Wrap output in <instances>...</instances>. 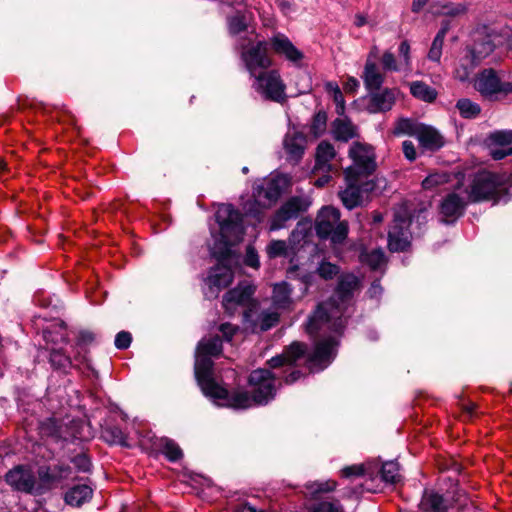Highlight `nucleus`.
<instances>
[{"instance_id":"obj_11","label":"nucleus","mask_w":512,"mask_h":512,"mask_svg":"<svg viewBox=\"0 0 512 512\" xmlns=\"http://www.w3.org/2000/svg\"><path fill=\"white\" fill-rule=\"evenodd\" d=\"M413 232L409 229V223L400 212L394 214L393 221L388 230L387 247L390 252H406L411 246Z\"/></svg>"},{"instance_id":"obj_44","label":"nucleus","mask_w":512,"mask_h":512,"mask_svg":"<svg viewBox=\"0 0 512 512\" xmlns=\"http://www.w3.org/2000/svg\"><path fill=\"white\" fill-rule=\"evenodd\" d=\"M381 480L387 484L395 485L402 481L400 474V465L395 460L386 461L382 464L380 470Z\"/></svg>"},{"instance_id":"obj_2","label":"nucleus","mask_w":512,"mask_h":512,"mask_svg":"<svg viewBox=\"0 0 512 512\" xmlns=\"http://www.w3.org/2000/svg\"><path fill=\"white\" fill-rule=\"evenodd\" d=\"M214 362L209 360H201L199 363V371L197 372V384L201 388L203 394L213 401L222 400L221 406L233 409L250 408L254 401L247 391L230 392L225 387L219 385L213 377Z\"/></svg>"},{"instance_id":"obj_33","label":"nucleus","mask_w":512,"mask_h":512,"mask_svg":"<svg viewBox=\"0 0 512 512\" xmlns=\"http://www.w3.org/2000/svg\"><path fill=\"white\" fill-rule=\"evenodd\" d=\"M357 182L358 181H347L348 185L346 189L339 192V198L341 199L344 207L348 210H352L363 205L365 200L360 193V189L357 188Z\"/></svg>"},{"instance_id":"obj_53","label":"nucleus","mask_w":512,"mask_h":512,"mask_svg":"<svg viewBox=\"0 0 512 512\" xmlns=\"http://www.w3.org/2000/svg\"><path fill=\"white\" fill-rule=\"evenodd\" d=\"M340 272V267L337 264L322 260L317 269L316 273L324 280H331L336 277Z\"/></svg>"},{"instance_id":"obj_45","label":"nucleus","mask_w":512,"mask_h":512,"mask_svg":"<svg viewBox=\"0 0 512 512\" xmlns=\"http://www.w3.org/2000/svg\"><path fill=\"white\" fill-rule=\"evenodd\" d=\"M316 271L315 272H307L301 271L297 265L291 266L287 270V278L299 280L302 284L300 290L303 293H306L310 286H312L316 280Z\"/></svg>"},{"instance_id":"obj_27","label":"nucleus","mask_w":512,"mask_h":512,"mask_svg":"<svg viewBox=\"0 0 512 512\" xmlns=\"http://www.w3.org/2000/svg\"><path fill=\"white\" fill-rule=\"evenodd\" d=\"M71 474L72 468L65 464L41 466L38 469V476L41 481L40 484L45 487V492L50 489L53 484H57L68 479Z\"/></svg>"},{"instance_id":"obj_23","label":"nucleus","mask_w":512,"mask_h":512,"mask_svg":"<svg viewBox=\"0 0 512 512\" xmlns=\"http://www.w3.org/2000/svg\"><path fill=\"white\" fill-rule=\"evenodd\" d=\"M284 184L285 179L282 177L271 178L254 188V197L259 204L269 206L280 198L284 190Z\"/></svg>"},{"instance_id":"obj_29","label":"nucleus","mask_w":512,"mask_h":512,"mask_svg":"<svg viewBox=\"0 0 512 512\" xmlns=\"http://www.w3.org/2000/svg\"><path fill=\"white\" fill-rule=\"evenodd\" d=\"M305 146L306 136L304 133L294 131L286 134L284 139V148L290 160L298 162L304 154Z\"/></svg>"},{"instance_id":"obj_30","label":"nucleus","mask_w":512,"mask_h":512,"mask_svg":"<svg viewBox=\"0 0 512 512\" xmlns=\"http://www.w3.org/2000/svg\"><path fill=\"white\" fill-rule=\"evenodd\" d=\"M93 497V489L87 484H77L70 487L64 494V501L72 507H81Z\"/></svg>"},{"instance_id":"obj_57","label":"nucleus","mask_w":512,"mask_h":512,"mask_svg":"<svg viewBox=\"0 0 512 512\" xmlns=\"http://www.w3.org/2000/svg\"><path fill=\"white\" fill-rule=\"evenodd\" d=\"M491 140L502 147H511L512 131H496L491 134Z\"/></svg>"},{"instance_id":"obj_35","label":"nucleus","mask_w":512,"mask_h":512,"mask_svg":"<svg viewBox=\"0 0 512 512\" xmlns=\"http://www.w3.org/2000/svg\"><path fill=\"white\" fill-rule=\"evenodd\" d=\"M359 284V279L352 273L343 274L339 277L336 293L340 300H346L353 296Z\"/></svg>"},{"instance_id":"obj_48","label":"nucleus","mask_w":512,"mask_h":512,"mask_svg":"<svg viewBox=\"0 0 512 512\" xmlns=\"http://www.w3.org/2000/svg\"><path fill=\"white\" fill-rule=\"evenodd\" d=\"M456 108L458 109L461 117L465 119H474L481 112L480 105L468 98L459 99L456 103Z\"/></svg>"},{"instance_id":"obj_5","label":"nucleus","mask_w":512,"mask_h":512,"mask_svg":"<svg viewBox=\"0 0 512 512\" xmlns=\"http://www.w3.org/2000/svg\"><path fill=\"white\" fill-rule=\"evenodd\" d=\"M337 482L334 480L312 481L304 485V495L310 501L307 512H344L339 499L327 498L324 495L335 491Z\"/></svg>"},{"instance_id":"obj_60","label":"nucleus","mask_w":512,"mask_h":512,"mask_svg":"<svg viewBox=\"0 0 512 512\" xmlns=\"http://www.w3.org/2000/svg\"><path fill=\"white\" fill-rule=\"evenodd\" d=\"M238 330V326H235L228 322L222 323L219 326V331L222 333L224 340L227 342L232 341L233 336L237 333Z\"/></svg>"},{"instance_id":"obj_49","label":"nucleus","mask_w":512,"mask_h":512,"mask_svg":"<svg viewBox=\"0 0 512 512\" xmlns=\"http://www.w3.org/2000/svg\"><path fill=\"white\" fill-rule=\"evenodd\" d=\"M228 31L231 35L236 36L247 30V21L245 15L237 10L235 15L227 17Z\"/></svg>"},{"instance_id":"obj_63","label":"nucleus","mask_w":512,"mask_h":512,"mask_svg":"<svg viewBox=\"0 0 512 512\" xmlns=\"http://www.w3.org/2000/svg\"><path fill=\"white\" fill-rule=\"evenodd\" d=\"M363 178L357 182V188L360 189V193L362 196H368L370 192H373L376 189V181L374 179H369L366 181H362Z\"/></svg>"},{"instance_id":"obj_56","label":"nucleus","mask_w":512,"mask_h":512,"mask_svg":"<svg viewBox=\"0 0 512 512\" xmlns=\"http://www.w3.org/2000/svg\"><path fill=\"white\" fill-rule=\"evenodd\" d=\"M341 477L346 479H356L365 475V467L363 464H355L346 466L340 471Z\"/></svg>"},{"instance_id":"obj_15","label":"nucleus","mask_w":512,"mask_h":512,"mask_svg":"<svg viewBox=\"0 0 512 512\" xmlns=\"http://www.w3.org/2000/svg\"><path fill=\"white\" fill-rule=\"evenodd\" d=\"M495 50V44L489 35H481L467 47L466 55L461 59V67L465 70L464 80L480 62Z\"/></svg>"},{"instance_id":"obj_42","label":"nucleus","mask_w":512,"mask_h":512,"mask_svg":"<svg viewBox=\"0 0 512 512\" xmlns=\"http://www.w3.org/2000/svg\"><path fill=\"white\" fill-rule=\"evenodd\" d=\"M423 125V123H419L410 118H400L393 128V135H408L417 138L421 130L420 128H422Z\"/></svg>"},{"instance_id":"obj_25","label":"nucleus","mask_w":512,"mask_h":512,"mask_svg":"<svg viewBox=\"0 0 512 512\" xmlns=\"http://www.w3.org/2000/svg\"><path fill=\"white\" fill-rule=\"evenodd\" d=\"M466 208V202L457 193L447 194L440 204V214L443 216L442 222L453 224L460 218Z\"/></svg>"},{"instance_id":"obj_14","label":"nucleus","mask_w":512,"mask_h":512,"mask_svg":"<svg viewBox=\"0 0 512 512\" xmlns=\"http://www.w3.org/2000/svg\"><path fill=\"white\" fill-rule=\"evenodd\" d=\"M310 202L300 196H293L284 202L273 214L270 220V230L276 231L285 227L287 221L297 219L300 214L307 211Z\"/></svg>"},{"instance_id":"obj_54","label":"nucleus","mask_w":512,"mask_h":512,"mask_svg":"<svg viewBox=\"0 0 512 512\" xmlns=\"http://www.w3.org/2000/svg\"><path fill=\"white\" fill-rule=\"evenodd\" d=\"M71 463L80 473H90L92 468L91 459L85 453H79L71 458Z\"/></svg>"},{"instance_id":"obj_4","label":"nucleus","mask_w":512,"mask_h":512,"mask_svg":"<svg viewBox=\"0 0 512 512\" xmlns=\"http://www.w3.org/2000/svg\"><path fill=\"white\" fill-rule=\"evenodd\" d=\"M341 213L332 206L323 207L315 221V231L322 240H329L333 245L343 244L347 239L349 228L346 221L340 220Z\"/></svg>"},{"instance_id":"obj_26","label":"nucleus","mask_w":512,"mask_h":512,"mask_svg":"<svg viewBox=\"0 0 512 512\" xmlns=\"http://www.w3.org/2000/svg\"><path fill=\"white\" fill-rule=\"evenodd\" d=\"M223 345L222 340L218 335L210 337L208 339H202L196 349V359L194 364V374L197 379V372L199 371V363L201 360L212 361L211 357H218L222 354Z\"/></svg>"},{"instance_id":"obj_34","label":"nucleus","mask_w":512,"mask_h":512,"mask_svg":"<svg viewBox=\"0 0 512 512\" xmlns=\"http://www.w3.org/2000/svg\"><path fill=\"white\" fill-rule=\"evenodd\" d=\"M49 363L54 370L64 374H67L71 368H76L79 364L78 362L73 364L71 357L62 349H51L49 354Z\"/></svg>"},{"instance_id":"obj_39","label":"nucleus","mask_w":512,"mask_h":512,"mask_svg":"<svg viewBox=\"0 0 512 512\" xmlns=\"http://www.w3.org/2000/svg\"><path fill=\"white\" fill-rule=\"evenodd\" d=\"M410 93L416 99L432 103L437 98V91L435 88L429 86L423 81H413L410 84Z\"/></svg>"},{"instance_id":"obj_41","label":"nucleus","mask_w":512,"mask_h":512,"mask_svg":"<svg viewBox=\"0 0 512 512\" xmlns=\"http://www.w3.org/2000/svg\"><path fill=\"white\" fill-rule=\"evenodd\" d=\"M292 288L289 283L282 281L273 287L272 300L276 307L286 308L291 303Z\"/></svg>"},{"instance_id":"obj_8","label":"nucleus","mask_w":512,"mask_h":512,"mask_svg":"<svg viewBox=\"0 0 512 512\" xmlns=\"http://www.w3.org/2000/svg\"><path fill=\"white\" fill-rule=\"evenodd\" d=\"M276 374L271 368H258L253 370L249 377L248 383L252 389V399L254 405L264 406L271 402L276 396Z\"/></svg>"},{"instance_id":"obj_47","label":"nucleus","mask_w":512,"mask_h":512,"mask_svg":"<svg viewBox=\"0 0 512 512\" xmlns=\"http://www.w3.org/2000/svg\"><path fill=\"white\" fill-rule=\"evenodd\" d=\"M95 336L91 331L88 330H82L79 332L77 337L76 345L79 348L76 355L74 356L75 362L81 363V364H87L88 363V350L84 348L85 345L90 344L94 341Z\"/></svg>"},{"instance_id":"obj_40","label":"nucleus","mask_w":512,"mask_h":512,"mask_svg":"<svg viewBox=\"0 0 512 512\" xmlns=\"http://www.w3.org/2000/svg\"><path fill=\"white\" fill-rule=\"evenodd\" d=\"M432 13L435 15H444V16H458L460 14H464L467 11V7L462 3H452L449 1H438L434 2L431 6Z\"/></svg>"},{"instance_id":"obj_16","label":"nucleus","mask_w":512,"mask_h":512,"mask_svg":"<svg viewBox=\"0 0 512 512\" xmlns=\"http://www.w3.org/2000/svg\"><path fill=\"white\" fill-rule=\"evenodd\" d=\"M232 280L233 272L231 268L223 263H218L210 269L208 276L204 280L205 287L203 288V293L205 298H217L219 292L228 287Z\"/></svg>"},{"instance_id":"obj_38","label":"nucleus","mask_w":512,"mask_h":512,"mask_svg":"<svg viewBox=\"0 0 512 512\" xmlns=\"http://www.w3.org/2000/svg\"><path fill=\"white\" fill-rule=\"evenodd\" d=\"M155 446L165 455L168 461L177 462L183 458V451L180 446L172 439L167 437L160 438Z\"/></svg>"},{"instance_id":"obj_50","label":"nucleus","mask_w":512,"mask_h":512,"mask_svg":"<svg viewBox=\"0 0 512 512\" xmlns=\"http://www.w3.org/2000/svg\"><path fill=\"white\" fill-rule=\"evenodd\" d=\"M361 261L369 266L371 270H378L385 261V255L380 249H374L371 252L361 254Z\"/></svg>"},{"instance_id":"obj_6","label":"nucleus","mask_w":512,"mask_h":512,"mask_svg":"<svg viewBox=\"0 0 512 512\" xmlns=\"http://www.w3.org/2000/svg\"><path fill=\"white\" fill-rule=\"evenodd\" d=\"M337 314V308H335V317H333L328 310V304H318L313 313L308 317L305 324L307 334L315 339L322 337L327 330L341 335L346 326V319Z\"/></svg>"},{"instance_id":"obj_31","label":"nucleus","mask_w":512,"mask_h":512,"mask_svg":"<svg viewBox=\"0 0 512 512\" xmlns=\"http://www.w3.org/2000/svg\"><path fill=\"white\" fill-rule=\"evenodd\" d=\"M405 216L409 223V229L413 232V237H420L424 234L428 223V210L425 207L415 209L413 212L399 211Z\"/></svg>"},{"instance_id":"obj_58","label":"nucleus","mask_w":512,"mask_h":512,"mask_svg":"<svg viewBox=\"0 0 512 512\" xmlns=\"http://www.w3.org/2000/svg\"><path fill=\"white\" fill-rule=\"evenodd\" d=\"M132 335L128 331H120L116 334L114 345L119 350H126L130 347Z\"/></svg>"},{"instance_id":"obj_61","label":"nucleus","mask_w":512,"mask_h":512,"mask_svg":"<svg viewBox=\"0 0 512 512\" xmlns=\"http://www.w3.org/2000/svg\"><path fill=\"white\" fill-rule=\"evenodd\" d=\"M382 66L386 71H398V67L396 65V59L393 53L386 51L382 55Z\"/></svg>"},{"instance_id":"obj_64","label":"nucleus","mask_w":512,"mask_h":512,"mask_svg":"<svg viewBox=\"0 0 512 512\" xmlns=\"http://www.w3.org/2000/svg\"><path fill=\"white\" fill-rule=\"evenodd\" d=\"M333 99H334V102L336 103L337 113L342 115L345 110V101H344V97H343V94H342L339 86L334 87Z\"/></svg>"},{"instance_id":"obj_55","label":"nucleus","mask_w":512,"mask_h":512,"mask_svg":"<svg viewBox=\"0 0 512 512\" xmlns=\"http://www.w3.org/2000/svg\"><path fill=\"white\" fill-rule=\"evenodd\" d=\"M444 37L439 36L436 34V36L433 39V42L431 44V47L428 52V59L434 62H439L441 55H442V48L444 43Z\"/></svg>"},{"instance_id":"obj_59","label":"nucleus","mask_w":512,"mask_h":512,"mask_svg":"<svg viewBox=\"0 0 512 512\" xmlns=\"http://www.w3.org/2000/svg\"><path fill=\"white\" fill-rule=\"evenodd\" d=\"M244 264L251 268H258L260 266L258 253L251 245L247 246L246 254L244 257Z\"/></svg>"},{"instance_id":"obj_1","label":"nucleus","mask_w":512,"mask_h":512,"mask_svg":"<svg viewBox=\"0 0 512 512\" xmlns=\"http://www.w3.org/2000/svg\"><path fill=\"white\" fill-rule=\"evenodd\" d=\"M215 220L219 225V233L210 247V254L218 263L230 259L231 246L244 235L243 216L232 204L219 205Z\"/></svg>"},{"instance_id":"obj_17","label":"nucleus","mask_w":512,"mask_h":512,"mask_svg":"<svg viewBox=\"0 0 512 512\" xmlns=\"http://www.w3.org/2000/svg\"><path fill=\"white\" fill-rule=\"evenodd\" d=\"M475 89L485 97H491L500 93L508 95L512 93V83L502 82L496 71L490 68L480 72L475 82Z\"/></svg>"},{"instance_id":"obj_21","label":"nucleus","mask_w":512,"mask_h":512,"mask_svg":"<svg viewBox=\"0 0 512 512\" xmlns=\"http://www.w3.org/2000/svg\"><path fill=\"white\" fill-rule=\"evenodd\" d=\"M254 292L255 288L249 284H239L228 290L222 300L225 312L233 315L238 306H245L251 301Z\"/></svg>"},{"instance_id":"obj_62","label":"nucleus","mask_w":512,"mask_h":512,"mask_svg":"<svg viewBox=\"0 0 512 512\" xmlns=\"http://www.w3.org/2000/svg\"><path fill=\"white\" fill-rule=\"evenodd\" d=\"M402 151H403L405 158L409 162H413L416 160V158H417L416 147L412 141H410V140L403 141Z\"/></svg>"},{"instance_id":"obj_24","label":"nucleus","mask_w":512,"mask_h":512,"mask_svg":"<svg viewBox=\"0 0 512 512\" xmlns=\"http://www.w3.org/2000/svg\"><path fill=\"white\" fill-rule=\"evenodd\" d=\"M396 102V90L383 88L368 92L367 111L371 114L385 113L392 109Z\"/></svg>"},{"instance_id":"obj_18","label":"nucleus","mask_w":512,"mask_h":512,"mask_svg":"<svg viewBox=\"0 0 512 512\" xmlns=\"http://www.w3.org/2000/svg\"><path fill=\"white\" fill-rule=\"evenodd\" d=\"M268 45L267 41H258L242 53V59L251 76H255L257 70H265L272 65L268 56Z\"/></svg>"},{"instance_id":"obj_10","label":"nucleus","mask_w":512,"mask_h":512,"mask_svg":"<svg viewBox=\"0 0 512 512\" xmlns=\"http://www.w3.org/2000/svg\"><path fill=\"white\" fill-rule=\"evenodd\" d=\"M5 481L13 490L39 496L45 493V487L38 484L34 473L23 465H18L9 470L5 475Z\"/></svg>"},{"instance_id":"obj_9","label":"nucleus","mask_w":512,"mask_h":512,"mask_svg":"<svg viewBox=\"0 0 512 512\" xmlns=\"http://www.w3.org/2000/svg\"><path fill=\"white\" fill-rule=\"evenodd\" d=\"M339 342L335 337L329 336L315 344L313 352L309 353L305 366L311 373L326 369L335 359Z\"/></svg>"},{"instance_id":"obj_46","label":"nucleus","mask_w":512,"mask_h":512,"mask_svg":"<svg viewBox=\"0 0 512 512\" xmlns=\"http://www.w3.org/2000/svg\"><path fill=\"white\" fill-rule=\"evenodd\" d=\"M66 325L63 321L43 328V338L47 343L67 342V334L65 332Z\"/></svg>"},{"instance_id":"obj_28","label":"nucleus","mask_w":512,"mask_h":512,"mask_svg":"<svg viewBox=\"0 0 512 512\" xmlns=\"http://www.w3.org/2000/svg\"><path fill=\"white\" fill-rule=\"evenodd\" d=\"M420 129L417 140L424 150L436 152L445 145L444 137L434 127L424 124Z\"/></svg>"},{"instance_id":"obj_43","label":"nucleus","mask_w":512,"mask_h":512,"mask_svg":"<svg viewBox=\"0 0 512 512\" xmlns=\"http://www.w3.org/2000/svg\"><path fill=\"white\" fill-rule=\"evenodd\" d=\"M101 436L105 442L110 445H120L123 447H129L127 443V437L122 429L117 425H107L102 428Z\"/></svg>"},{"instance_id":"obj_3","label":"nucleus","mask_w":512,"mask_h":512,"mask_svg":"<svg viewBox=\"0 0 512 512\" xmlns=\"http://www.w3.org/2000/svg\"><path fill=\"white\" fill-rule=\"evenodd\" d=\"M508 181L511 182L512 187V174L507 177L505 174L486 170L475 173L466 188L469 202L478 203L486 200L500 202L508 193Z\"/></svg>"},{"instance_id":"obj_12","label":"nucleus","mask_w":512,"mask_h":512,"mask_svg":"<svg viewBox=\"0 0 512 512\" xmlns=\"http://www.w3.org/2000/svg\"><path fill=\"white\" fill-rule=\"evenodd\" d=\"M279 315L276 312L258 311L255 306L248 307L243 312V330L250 334L266 332L276 326Z\"/></svg>"},{"instance_id":"obj_19","label":"nucleus","mask_w":512,"mask_h":512,"mask_svg":"<svg viewBox=\"0 0 512 512\" xmlns=\"http://www.w3.org/2000/svg\"><path fill=\"white\" fill-rule=\"evenodd\" d=\"M308 345L303 342L294 341L284 348L281 354H278L267 361L271 369H277L283 366H294L300 359L307 358Z\"/></svg>"},{"instance_id":"obj_32","label":"nucleus","mask_w":512,"mask_h":512,"mask_svg":"<svg viewBox=\"0 0 512 512\" xmlns=\"http://www.w3.org/2000/svg\"><path fill=\"white\" fill-rule=\"evenodd\" d=\"M362 78L367 92L382 89L385 81V77L379 71L377 64L369 59L365 63Z\"/></svg>"},{"instance_id":"obj_13","label":"nucleus","mask_w":512,"mask_h":512,"mask_svg":"<svg viewBox=\"0 0 512 512\" xmlns=\"http://www.w3.org/2000/svg\"><path fill=\"white\" fill-rule=\"evenodd\" d=\"M254 77V87L265 99L274 102L284 99L285 85L277 70L264 71Z\"/></svg>"},{"instance_id":"obj_52","label":"nucleus","mask_w":512,"mask_h":512,"mask_svg":"<svg viewBox=\"0 0 512 512\" xmlns=\"http://www.w3.org/2000/svg\"><path fill=\"white\" fill-rule=\"evenodd\" d=\"M266 252L270 259L286 257L288 255V246L284 240H272L267 245Z\"/></svg>"},{"instance_id":"obj_37","label":"nucleus","mask_w":512,"mask_h":512,"mask_svg":"<svg viewBox=\"0 0 512 512\" xmlns=\"http://www.w3.org/2000/svg\"><path fill=\"white\" fill-rule=\"evenodd\" d=\"M333 135L338 141L348 142L357 136L355 126L349 119L336 118L332 122Z\"/></svg>"},{"instance_id":"obj_36","label":"nucleus","mask_w":512,"mask_h":512,"mask_svg":"<svg viewBox=\"0 0 512 512\" xmlns=\"http://www.w3.org/2000/svg\"><path fill=\"white\" fill-rule=\"evenodd\" d=\"M335 157L334 146L327 142L322 141L318 144L315 154V168L330 170L331 160Z\"/></svg>"},{"instance_id":"obj_7","label":"nucleus","mask_w":512,"mask_h":512,"mask_svg":"<svg viewBox=\"0 0 512 512\" xmlns=\"http://www.w3.org/2000/svg\"><path fill=\"white\" fill-rule=\"evenodd\" d=\"M353 163L344 170L346 181H359L368 178L376 170V161L370 148L359 142H354L349 149Z\"/></svg>"},{"instance_id":"obj_51","label":"nucleus","mask_w":512,"mask_h":512,"mask_svg":"<svg viewBox=\"0 0 512 512\" xmlns=\"http://www.w3.org/2000/svg\"><path fill=\"white\" fill-rule=\"evenodd\" d=\"M327 125V113L323 110L318 111L314 114L310 125V132L315 136H321L326 130Z\"/></svg>"},{"instance_id":"obj_22","label":"nucleus","mask_w":512,"mask_h":512,"mask_svg":"<svg viewBox=\"0 0 512 512\" xmlns=\"http://www.w3.org/2000/svg\"><path fill=\"white\" fill-rule=\"evenodd\" d=\"M461 493L453 496L452 501L435 490H425L419 504L420 512H449L454 502H460Z\"/></svg>"},{"instance_id":"obj_20","label":"nucleus","mask_w":512,"mask_h":512,"mask_svg":"<svg viewBox=\"0 0 512 512\" xmlns=\"http://www.w3.org/2000/svg\"><path fill=\"white\" fill-rule=\"evenodd\" d=\"M269 45L275 54L284 57L295 66H300L304 59V53L299 50L292 41L283 33H275L269 39Z\"/></svg>"}]
</instances>
